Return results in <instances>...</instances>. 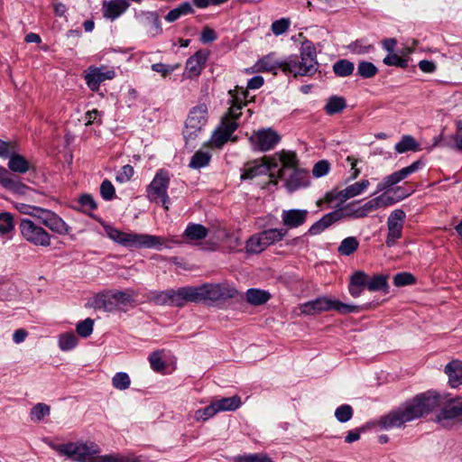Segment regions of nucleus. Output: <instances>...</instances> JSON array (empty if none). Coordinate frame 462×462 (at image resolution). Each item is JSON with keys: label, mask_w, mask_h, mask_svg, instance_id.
<instances>
[{"label": "nucleus", "mask_w": 462, "mask_h": 462, "mask_svg": "<svg viewBox=\"0 0 462 462\" xmlns=\"http://www.w3.org/2000/svg\"><path fill=\"white\" fill-rule=\"evenodd\" d=\"M348 50L354 54L364 55L373 51L374 47L365 40L360 39L351 42L348 45Z\"/></svg>", "instance_id": "nucleus-42"}, {"label": "nucleus", "mask_w": 462, "mask_h": 462, "mask_svg": "<svg viewBox=\"0 0 462 462\" xmlns=\"http://www.w3.org/2000/svg\"><path fill=\"white\" fill-rule=\"evenodd\" d=\"M134 172V168L131 165H124L117 172L116 180L120 183L127 182L133 177Z\"/></svg>", "instance_id": "nucleus-64"}, {"label": "nucleus", "mask_w": 462, "mask_h": 462, "mask_svg": "<svg viewBox=\"0 0 462 462\" xmlns=\"http://www.w3.org/2000/svg\"><path fill=\"white\" fill-rule=\"evenodd\" d=\"M272 158H275L277 160L278 166L280 163L282 164V167L278 170L277 173H275V184L278 182L279 179H282L284 177L286 171H292L299 168V161L296 153L293 152L282 150L276 152Z\"/></svg>", "instance_id": "nucleus-19"}, {"label": "nucleus", "mask_w": 462, "mask_h": 462, "mask_svg": "<svg viewBox=\"0 0 462 462\" xmlns=\"http://www.w3.org/2000/svg\"><path fill=\"white\" fill-rule=\"evenodd\" d=\"M378 72L376 66L370 62L362 60L357 65V75L363 79H371L374 77Z\"/></svg>", "instance_id": "nucleus-45"}, {"label": "nucleus", "mask_w": 462, "mask_h": 462, "mask_svg": "<svg viewBox=\"0 0 462 462\" xmlns=\"http://www.w3.org/2000/svg\"><path fill=\"white\" fill-rule=\"evenodd\" d=\"M41 224L48 227L53 233L60 236L69 235L71 227L55 212L43 208L41 215H37Z\"/></svg>", "instance_id": "nucleus-16"}, {"label": "nucleus", "mask_w": 462, "mask_h": 462, "mask_svg": "<svg viewBox=\"0 0 462 462\" xmlns=\"http://www.w3.org/2000/svg\"><path fill=\"white\" fill-rule=\"evenodd\" d=\"M208 121V106L199 104L189 113L183 135L187 141L195 139Z\"/></svg>", "instance_id": "nucleus-11"}, {"label": "nucleus", "mask_w": 462, "mask_h": 462, "mask_svg": "<svg viewBox=\"0 0 462 462\" xmlns=\"http://www.w3.org/2000/svg\"><path fill=\"white\" fill-rule=\"evenodd\" d=\"M7 158L9 159L8 168L12 171L25 173L29 170V162L23 156L15 153V148Z\"/></svg>", "instance_id": "nucleus-30"}, {"label": "nucleus", "mask_w": 462, "mask_h": 462, "mask_svg": "<svg viewBox=\"0 0 462 462\" xmlns=\"http://www.w3.org/2000/svg\"><path fill=\"white\" fill-rule=\"evenodd\" d=\"M115 77L116 71L113 68L90 66L86 70L85 80L87 86L92 91H97L101 83L106 80H111Z\"/></svg>", "instance_id": "nucleus-15"}, {"label": "nucleus", "mask_w": 462, "mask_h": 462, "mask_svg": "<svg viewBox=\"0 0 462 462\" xmlns=\"http://www.w3.org/2000/svg\"><path fill=\"white\" fill-rule=\"evenodd\" d=\"M353 413V408L349 404H342L336 409L335 417L339 422L345 423L351 420Z\"/></svg>", "instance_id": "nucleus-52"}, {"label": "nucleus", "mask_w": 462, "mask_h": 462, "mask_svg": "<svg viewBox=\"0 0 462 462\" xmlns=\"http://www.w3.org/2000/svg\"><path fill=\"white\" fill-rule=\"evenodd\" d=\"M273 53H270L260 59L254 66L256 72H272L277 74V70L282 71L283 60H276Z\"/></svg>", "instance_id": "nucleus-26"}, {"label": "nucleus", "mask_w": 462, "mask_h": 462, "mask_svg": "<svg viewBox=\"0 0 462 462\" xmlns=\"http://www.w3.org/2000/svg\"><path fill=\"white\" fill-rule=\"evenodd\" d=\"M214 404L217 412L220 411H236L237 410L241 404V398L237 395H234L231 397H225L219 400L214 401Z\"/></svg>", "instance_id": "nucleus-29"}, {"label": "nucleus", "mask_w": 462, "mask_h": 462, "mask_svg": "<svg viewBox=\"0 0 462 462\" xmlns=\"http://www.w3.org/2000/svg\"><path fill=\"white\" fill-rule=\"evenodd\" d=\"M388 288L387 276L379 274L368 278L367 289L370 291H386Z\"/></svg>", "instance_id": "nucleus-46"}, {"label": "nucleus", "mask_w": 462, "mask_h": 462, "mask_svg": "<svg viewBox=\"0 0 462 462\" xmlns=\"http://www.w3.org/2000/svg\"><path fill=\"white\" fill-rule=\"evenodd\" d=\"M151 367L155 372H161L165 368V363L159 352H152L148 357Z\"/></svg>", "instance_id": "nucleus-62"}, {"label": "nucleus", "mask_w": 462, "mask_h": 462, "mask_svg": "<svg viewBox=\"0 0 462 462\" xmlns=\"http://www.w3.org/2000/svg\"><path fill=\"white\" fill-rule=\"evenodd\" d=\"M346 106V103L344 97L333 96L328 99L324 110L328 116H332L340 113Z\"/></svg>", "instance_id": "nucleus-38"}, {"label": "nucleus", "mask_w": 462, "mask_h": 462, "mask_svg": "<svg viewBox=\"0 0 462 462\" xmlns=\"http://www.w3.org/2000/svg\"><path fill=\"white\" fill-rule=\"evenodd\" d=\"M290 24L291 21L288 18H281L272 23L271 30L274 35L279 36L288 31Z\"/></svg>", "instance_id": "nucleus-57"}, {"label": "nucleus", "mask_w": 462, "mask_h": 462, "mask_svg": "<svg viewBox=\"0 0 462 462\" xmlns=\"http://www.w3.org/2000/svg\"><path fill=\"white\" fill-rule=\"evenodd\" d=\"M137 18L143 26L149 27L148 32L152 36H157L162 33L160 17L156 12L142 11L137 15Z\"/></svg>", "instance_id": "nucleus-23"}, {"label": "nucleus", "mask_w": 462, "mask_h": 462, "mask_svg": "<svg viewBox=\"0 0 462 462\" xmlns=\"http://www.w3.org/2000/svg\"><path fill=\"white\" fill-rule=\"evenodd\" d=\"M235 462H273L272 458L264 453H254L239 455L234 457Z\"/></svg>", "instance_id": "nucleus-48"}, {"label": "nucleus", "mask_w": 462, "mask_h": 462, "mask_svg": "<svg viewBox=\"0 0 462 462\" xmlns=\"http://www.w3.org/2000/svg\"><path fill=\"white\" fill-rule=\"evenodd\" d=\"M370 182L368 180H362L355 182L343 189L341 197L346 198V200L361 195L369 187Z\"/></svg>", "instance_id": "nucleus-36"}, {"label": "nucleus", "mask_w": 462, "mask_h": 462, "mask_svg": "<svg viewBox=\"0 0 462 462\" xmlns=\"http://www.w3.org/2000/svg\"><path fill=\"white\" fill-rule=\"evenodd\" d=\"M100 195L106 200H112L116 197V189L112 182L108 180H104L100 185Z\"/></svg>", "instance_id": "nucleus-58"}, {"label": "nucleus", "mask_w": 462, "mask_h": 462, "mask_svg": "<svg viewBox=\"0 0 462 462\" xmlns=\"http://www.w3.org/2000/svg\"><path fill=\"white\" fill-rule=\"evenodd\" d=\"M106 236L114 242L125 247L153 248L162 250L163 247L170 248L166 240L158 236L149 234H137L123 232L110 225L104 226Z\"/></svg>", "instance_id": "nucleus-3"}, {"label": "nucleus", "mask_w": 462, "mask_h": 462, "mask_svg": "<svg viewBox=\"0 0 462 462\" xmlns=\"http://www.w3.org/2000/svg\"><path fill=\"white\" fill-rule=\"evenodd\" d=\"M354 285L366 287L368 282V275L363 271H356L350 276V282Z\"/></svg>", "instance_id": "nucleus-63"}, {"label": "nucleus", "mask_w": 462, "mask_h": 462, "mask_svg": "<svg viewBox=\"0 0 462 462\" xmlns=\"http://www.w3.org/2000/svg\"><path fill=\"white\" fill-rule=\"evenodd\" d=\"M140 457L134 453L120 454L113 453L97 457L95 462H140Z\"/></svg>", "instance_id": "nucleus-31"}, {"label": "nucleus", "mask_w": 462, "mask_h": 462, "mask_svg": "<svg viewBox=\"0 0 462 462\" xmlns=\"http://www.w3.org/2000/svg\"><path fill=\"white\" fill-rule=\"evenodd\" d=\"M246 300L254 306L262 305L267 302L271 295L267 291L251 288L246 291Z\"/></svg>", "instance_id": "nucleus-32"}, {"label": "nucleus", "mask_w": 462, "mask_h": 462, "mask_svg": "<svg viewBox=\"0 0 462 462\" xmlns=\"http://www.w3.org/2000/svg\"><path fill=\"white\" fill-rule=\"evenodd\" d=\"M170 306L183 307L188 302H196L194 286L180 287L177 290L170 289Z\"/></svg>", "instance_id": "nucleus-20"}, {"label": "nucleus", "mask_w": 462, "mask_h": 462, "mask_svg": "<svg viewBox=\"0 0 462 462\" xmlns=\"http://www.w3.org/2000/svg\"><path fill=\"white\" fill-rule=\"evenodd\" d=\"M94 320L88 318L82 321H79L76 326V331L79 336L82 337H89L93 332Z\"/></svg>", "instance_id": "nucleus-53"}, {"label": "nucleus", "mask_w": 462, "mask_h": 462, "mask_svg": "<svg viewBox=\"0 0 462 462\" xmlns=\"http://www.w3.org/2000/svg\"><path fill=\"white\" fill-rule=\"evenodd\" d=\"M194 13V9L189 2H183L180 4L177 7L171 10L165 16V20L168 23H173L177 21L180 17L187 14H190Z\"/></svg>", "instance_id": "nucleus-35"}, {"label": "nucleus", "mask_w": 462, "mask_h": 462, "mask_svg": "<svg viewBox=\"0 0 462 462\" xmlns=\"http://www.w3.org/2000/svg\"><path fill=\"white\" fill-rule=\"evenodd\" d=\"M131 380L126 373L118 372L112 378V385L117 390H126L129 388Z\"/></svg>", "instance_id": "nucleus-50"}, {"label": "nucleus", "mask_w": 462, "mask_h": 462, "mask_svg": "<svg viewBox=\"0 0 462 462\" xmlns=\"http://www.w3.org/2000/svg\"><path fill=\"white\" fill-rule=\"evenodd\" d=\"M332 69L336 76L346 78L353 74L355 65L354 62L342 59L333 64Z\"/></svg>", "instance_id": "nucleus-37"}, {"label": "nucleus", "mask_w": 462, "mask_h": 462, "mask_svg": "<svg viewBox=\"0 0 462 462\" xmlns=\"http://www.w3.org/2000/svg\"><path fill=\"white\" fill-rule=\"evenodd\" d=\"M211 159V154L208 152L198 151L191 157L189 167L192 169H200L206 167Z\"/></svg>", "instance_id": "nucleus-44"}, {"label": "nucleus", "mask_w": 462, "mask_h": 462, "mask_svg": "<svg viewBox=\"0 0 462 462\" xmlns=\"http://www.w3.org/2000/svg\"><path fill=\"white\" fill-rule=\"evenodd\" d=\"M134 301V293L132 291H107L95 295L90 305L96 310L112 312Z\"/></svg>", "instance_id": "nucleus-6"}, {"label": "nucleus", "mask_w": 462, "mask_h": 462, "mask_svg": "<svg viewBox=\"0 0 462 462\" xmlns=\"http://www.w3.org/2000/svg\"><path fill=\"white\" fill-rule=\"evenodd\" d=\"M249 140L254 150L267 152L278 144L281 136L272 128H263L254 131Z\"/></svg>", "instance_id": "nucleus-12"}, {"label": "nucleus", "mask_w": 462, "mask_h": 462, "mask_svg": "<svg viewBox=\"0 0 462 462\" xmlns=\"http://www.w3.org/2000/svg\"><path fill=\"white\" fill-rule=\"evenodd\" d=\"M217 413V410L216 409L214 402H212L207 407L196 411L194 418L196 420L205 421V420L212 418L213 416H215Z\"/></svg>", "instance_id": "nucleus-55"}, {"label": "nucleus", "mask_w": 462, "mask_h": 462, "mask_svg": "<svg viewBox=\"0 0 462 462\" xmlns=\"http://www.w3.org/2000/svg\"><path fill=\"white\" fill-rule=\"evenodd\" d=\"M78 337L73 332L63 333L59 337V347L62 351H70L78 345Z\"/></svg>", "instance_id": "nucleus-43"}, {"label": "nucleus", "mask_w": 462, "mask_h": 462, "mask_svg": "<svg viewBox=\"0 0 462 462\" xmlns=\"http://www.w3.org/2000/svg\"><path fill=\"white\" fill-rule=\"evenodd\" d=\"M278 168V162L275 158L264 157L262 162H255L253 165H249L244 169L241 179L252 180L260 175L269 174L274 182L275 173L273 170Z\"/></svg>", "instance_id": "nucleus-14"}, {"label": "nucleus", "mask_w": 462, "mask_h": 462, "mask_svg": "<svg viewBox=\"0 0 462 462\" xmlns=\"http://www.w3.org/2000/svg\"><path fill=\"white\" fill-rule=\"evenodd\" d=\"M78 202L79 204L80 210L87 214H89L90 211H93L97 208V202L90 194H84L80 196Z\"/></svg>", "instance_id": "nucleus-51"}, {"label": "nucleus", "mask_w": 462, "mask_h": 462, "mask_svg": "<svg viewBox=\"0 0 462 462\" xmlns=\"http://www.w3.org/2000/svg\"><path fill=\"white\" fill-rule=\"evenodd\" d=\"M42 440L60 456H64L74 462H93L94 456L100 452L99 447L94 442L56 444L49 438H44Z\"/></svg>", "instance_id": "nucleus-4"}, {"label": "nucleus", "mask_w": 462, "mask_h": 462, "mask_svg": "<svg viewBox=\"0 0 462 462\" xmlns=\"http://www.w3.org/2000/svg\"><path fill=\"white\" fill-rule=\"evenodd\" d=\"M405 218L406 214L402 209H395L389 215L387 218L388 233L385 240V245L388 247L394 246L402 238Z\"/></svg>", "instance_id": "nucleus-13"}, {"label": "nucleus", "mask_w": 462, "mask_h": 462, "mask_svg": "<svg viewBox=\"0 0 462 462\" xmlns=\"http://www.w3.org/2000/svg\"><path fill=\"white\" fill-rule=\"evenodd\" d=\"M419 147V143L411 135H403L401 141L395 144L394 149L398 153H403L409 151L416 152Z\"/></svg>", "instance_id": "nucleus-40"}, {"label": "nucleus", "mask_w": 462, "mask_h": 462, "mask_svg": "<svg viewBox=\"0 0 462 462\" xmlns=\"http://www.w3.org/2000/svg\"><path fill=\"white\" fill-rule=\"evenodd\" d=\"M206 60L207 54L202 51H199L194 55L189 57L186 62V73L188 74L187 77L189 79L198 77L201 73Z\"/></svg>", "instance_id": "nucleus-25"}, {"label": "nucleus", "mask_w": 462, "mask_h": 462, "mask_svg": "<svg viewBox=\"0 0 462 462\" xmlns=\"http://www.w3.org/2000/svg\"><path fill=\"white\" fill-rule=\"evenodd\" d=\"M14 229V217L9 212L0 213V235L5 236Z\"/></svg>", "instance_id": "nucleus-47"}, {"label": "nucleus", "mask_w": 462, "mask_h": 462, "mask_svg": "<svg viewBox=\"0 0 462 462\" xmlns=\"http://www.w3.org/2000/svg\"><path fill=\"white\" fill-rule=\"evenodd\" d=\"M343 189L341 190H330L326 192L322 199L318 200L317 205L320 206L322 202L328 203L329 208H337L343 205L346 200V198L341 197Z\"/></svg>", "instance_id": "nucleus-33"}, {"label": "nucleus", "mask_w": 462, "mask_h": 462, "mask_svg": "<svg viewBox=\"0 0 462 462\" xmlns=\"http://www.w3.org/2000/svg\"><path fill=\"white\" fill-rule=\"evenodd\" d=\"M448 377V384L452 388H457L462 384V361L452 360L444 369Z\"/></svg>", "instance_id": "nucleus-27"}, {"label": "nucleus", "mask_w": 462, "mask_h": 462, "mask_svg": "<svg viewBox=\"0 0 462 462\" xmlns=\"http://www.w3.org/2000/svg\"><path fill=\"white\" fill-rule=\"evenodd\" d=\"M318 69L316 48L310 41H305L301 43L300 57L291 55L283 60L282 64V72L285 75L291 74L295 78L313 76Z\"/></svg>", "instance_id": "nucleus-2"}, {"label": "nucleus", "mask_w": 462, "mask_h": 462, "mask_svg": "<svg viewBox=\"0 0 462 462\" xmlns=\"http://www.w3.org/2000/svg\"><path fill=\"white\" fill-rule=\"evenodd\" d=\"M291 171V174L285 180V187L290 192H293L297 189L309 186L310 176L307 171L297 168Z\"/></svg>", "instance_id": "nucleus-22"}, {"label": "nucleus", "mask_w": 462, "mask_h": 462, "mask_svg": "<svg viewBox=\"0 0 462 462\" xmlns=\"http://www.w3.org/2000/svg\"><path fill=\"white\" fill-rule=\"evenodd\" d=\"M170 183L169 172L163 169L159 170L146 189L147 199L151 202H162V207L168 210L170 198L167 189Z\"/></svg>", "instance_id": "nucleus-9"}, {"label": "nucleus", "mask_w": 462, "mask_h": 462, "mask_svg": "<svg viewBox=\"0 0 462 462\" xmlns=\"http://www.w3.org/2000/svg\"><path fill=\"white\" fill-rule=\"evenodd\" d=\"M194 288L196 303L225 301L238 295L237 290L227 283H204Z\"/></svg>", "instance_id": "nucleus-8"}, {"label": "nucleus", "mask_w": 462, "mask_h": 462, "mask_svg": "<svg viewBox=\"0 0 462 462\" xmlns=\"http://www.w3.org/2000/svg\"><path fill=\"white\" fill-rule=\"evenodd\" d=\"M265 245L267 246L273 245L277 242L283 240V238L287 236V229L280 227V228H269L260 232Z\"/></svg>", "instance_id": "nucleus-34"}, {"label": "nucleus", "mask_w": 462, "mask_h": 462, "mask_svg": "<svg viewBox=\"0 0 462 462\" xmlns=\"http://www.w3.org/2000/svg\"><path fill=\"white\" fill-rule=\"evenodd\" d=\"M19 231L25 241L35 246L48 247L51 245V236L30 218L20 220Z\"/></svg>", "instance_id": "nucleus-10"}, {"label": "nucleus", "mask_w": 462, "mask_h": 462, "mask_svg": "<svg viewBox=\"0 0 462 462\" xmlns=\"http://www.w3.org/2000/svg\"><path fill=\"white\" fill-rule=\"evenodd\" d=\"M15 207L20 213L32 216V217H35L36 219H37V215H41V213L43 209L42 208L31 206L28 204H24V203H17Z\"/></svg>", "instance_id": "nucleus-60"}, {"label": "nucleus", "mask_w": 462, "mask_h": 462, "mask_svg": "<svg viewBox=\"0 0 462 462\" xmlns=\"http://www.w3.org/2000/svg\"><path fill=\"white\" fill-rule=\"evenodd\" d=\"M401 182L397 171L383 178L376 186V193L391 189L395 184Z\"/></svg>", "instance_id": "nucleus-54"}, {"label": "nucleus", "mask_w": 462, "mask_h": 462, "mask_svg": "<svg viewBox=\"0 0 462 462\" xmlns=\"http://www.w3.org/2000/svg\"><path fill=\"white\" fill-rule=\"evenodd\" d=\"M358 201H354L347 204H343L334 209L333 211L324 215L318 221L313 223L308 232L309 236H318L324 230L331 226L333 224L344 219V218H363L360 207H356Z\"/></svg>", "instance_id": "nucleus-5"}, {"label": "nucleus", "mask_w": 462, "mask_h": 462, "mask_svg": "<svg viewBox=\"0 0 462 462\" xmlns=\"http://www.w3.org/2000/svg\"><path fill=\"white\" fill-rule=\"evenodd\" d=\"M266 247L263 237L261 233L252 236L245 243L246 252L249 254H259Z\"/></svg>", "instance_id": "nucleus-39"}, {"label": "nucleus", "mask_w": 462, "mask_h": 462, "mask_svg": "<svg viewBox=\"0 0 462 462\" xmlns=\"http://www.w3.org/2000/svg\"><path fill=\"white\" fill-rule=\"evenodd\" d=\"M230 136L231 135L227 132L219 128L212 135L211 141L215 147L220 148L229 140Z\"/></svg>", "instance_id": "nucleus-59"}, {"label": "nucleus", "mask_w": 462, "mask_h": 462, "mask_svg": "<svg viewBox=\"0 0 462 462\" xmlns=\"http://www.w3.org/2000/svg\"><path fill=\"white\" fill-rule=\"evenodd\" d=\"M51 408L45 403H37L34 405L30 412L31 420L33 421H41L45 416L50 414Z\"/></svg>", "instance_id": "nucleus-49"}, {"label": "nucleus", "mask_w": 462, "mask_h": 462, "mask_svg": "<svg viewBox=\"0 0 462 462\" xmlns=\"http://www.w3.org/2000/svg\"><path fill=\"white\" fill-rule=\"evenodd\" d=\"M359 242L355 236H348L343 239L337 248V252L341 255L349 256L357 250Z\"/></svg>", "instance_id": "nucleus-41"}, {"label": "nucleus", "mask_w": 462, "mask_h": 462, "mask_svg": "<svg viewBox=\"0 0 462 462\" xmlns=\"http://www.w3.org/2000/svg\"><path fill=\"white\" fill-rule=\"evenodd\" d=\"M170 290L155 291L152 293L150 300L156 305H170Z\"/></svg>", "instance_id": "nucleus-61"}, {"label": "nucleus", "mask_w": 462, "mask_h": 462, "mask_svg": "<svg viewBox=\"0 0 462 462\" xmlns=\"http://www.w3.org/2000/svg\"><path fill=\"white\" fill-rule=\"evenodd\" d=\"M300 311L305 315H314L324 311L336 310L340 314L356 313L359 307L341 302L326 296L318 297L300 305Z\"/></svg>", "instance_id": "nucleus-7"}, {"label": "nucleus", "mask_w": 462, "mask_h": 462, "mask_svg": "<svg viewBox=\"0 0 462 462\" xmlns=\"http://www.w3.org/2000/svg\"><path fill=\"white\" fill-rule=\"evenodd\" d=\"M0 184L6 189L16 193L24 195L29 188L22 183L18 178L11 174L5 168L0 167Z\"/></svg>", "instance_id": "nucleus-21"}, {"label": "nucleus", "mask_w": 462, "mask_h": 462, "mask_svg": "<svg viewBox=\"0 0 462 462\" xmlns=\"http://www.w3.org/2000/svg\"><path fill=\"white\" fill-rule=\"evenodd\" d=\"M130 6L127 0H109L103 3V14L112 21L122 15Z\"/></svg>", "instance_id": "nucleus-24"}, {"label": "nucleus", "mask_w": 462, "mask_h": 462, "mask_svg": "<svg viewBox=\"0 0 462 462\" xmlns=\"http://www.w3.org/2000/svg\"><path fill=\"white\" fill-rule=\"evenodd\" d=\"M441 407L436 416V421L448 427L449 421L462 416V398L451 397L449 393H440L429 390L406 401L396 410L381 417L379 424L383 429L400 428L406 422L417 420Z\"/></svg>", "instance_id": "nucleus-1"}, {"label": "nucleus", "mask_w": 462, "mask_h": 462, "mask_svg": "<svg viewBox=\"0 0 462 462\" xmlns=\"http://www.w3.org/2000/svg\"><path fill=\"white\" fill-rule=\"evenodd\" d=\"M383 62L387 66H395L400 68H407L408 67V60L400 57L396 53H389L383 60Z\"/></svg>", "instance_id": "nucleus-56"}, {"label": "nucleus", "mask_w": 462, "mask_h": 462, "mask_svg": "<svg viewBox=\"0 0 462 462\" xmlns=\"http://www.w3.org/2000/svg\"><path fill=\"white\" fill-rule=\"evenodd\" d=\"M309 215L308 209H283L281 214L282 228L287 229L288 232L290 229H295L303 226L307 222Z\"/></svg>", "instance_id": "nucleus-17"}, {"label": "nucleus", "mask_w": 462, "mask_h": 462, "mask_svg": "<svg viewBox=\"0 0 462 462\" xmlns=\"http://www.w3.org/2000/svg\"><path fill=\"white\" fill-rule=\"evenodd\" d=\"M208 235V230L200 224L189 223L184 233L185 236L189 241H198L206 238Z\"/></svg>", "instance_id": "nucleus-28"}, {"label": "nucleus", "mask_w": 462, "mask_h": 462, "mask_svg": "<svg viewBox=\"0 0 462 462\" xmlns=\"http://www.w3.org/2000/svg\"><path fill=\"white\" fill-rule=\"evenodd\" d=\"M410 193H402V196L399 197V199H395L392 196H390L387 192H384L378 197H375L367 202H365L364 205L360 206L361 208V213L363 216V218L367 217L370 213L382 208H386L389 206H392L398 202L400 199H402L406 197H408Z\"/></svg>", "instance_id": "nucleus-18"}]
</instances>
